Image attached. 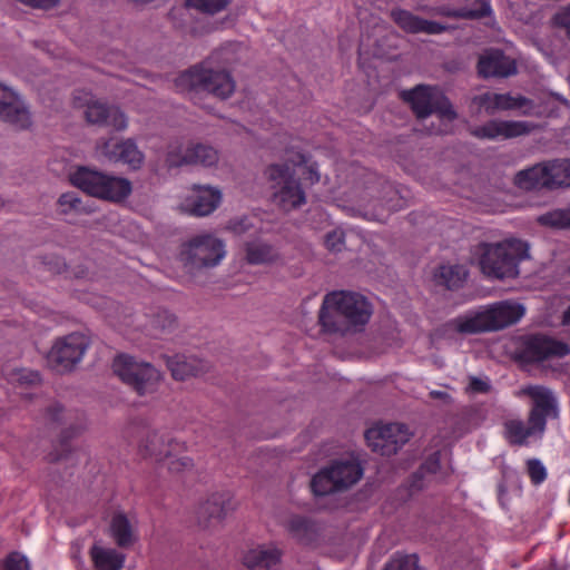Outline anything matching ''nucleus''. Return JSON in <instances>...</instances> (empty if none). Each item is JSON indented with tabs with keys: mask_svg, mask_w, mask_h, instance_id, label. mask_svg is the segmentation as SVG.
Instances as JSON below:
<instances>
[{
	"mask_svg": "<svg viewBox=\"0 0 570 570\" xmlns=\"http://www.w3.org/2000/svg\"><path fill=\"white\" fill-rule=\"evenodd\" d=\"M73 186L90 196L109 200L121 202L131 193V183L122 177H116L101 171L82 167L70 176Z\"/></svg>",
	"mask_w": 570,
	"mask_h": 570,
	"instance_id": "5",
	"label": "nucleus"
},
{
	"mask_svg": "<svg viewBox=\"0 0 570 570\" xmlns=\"http://www.w3.org/2000/svg\"><path fill=\"white\" fill-rule=\"evenodd\" d=\"M395 23L410 33L439 35L446 30V27L435 21L421 19L406 10H393L391 13Z\"/></svg>",
	"mask_w": 570,
	"mask_h": 570,
	"instance_id": "25",
	"label": "nucleus"
},
{
	"mask_svg": "<svg viewBox=\"0 0 570 570\" xmlns=\"http://www.w3.org/2000/svg\"><path fill=\"white\" fill-rule=\"evenodd\" d=\"M169 159L171 164H190L209 167L218 161V153L210 146L196 144L187 147L184 158L175 157L174 153H171Z\"/></svg>",
	"mask_w": 570,
	"mask_h": 570,
	"instance_id": "29",
	"label": "nucleus"
},
{
	"mask_svg": "<svg viewBox=\"0 0 570 570\" xmlns=\"http://www.w3.org/2000/svg\"><path fill=\"white\" fill-rule=\"evenodd\" d=\"M97 154L105 159L118 163L121 161L132 169L142 166L145 156L132 139L114 141L112 139L101 140L97 144Z\"/></svg>",
	"mask_w": 570,
	"mask_h": 570,
	"instance_id": "16",
	"label": "nucleus"
},
{
	"mask_svg": "<svg viewBox=\"0 0 570 570\" xmlns=\"http://www.w3.org/2000/svg\"><path fill=\"white\" fill-rule=\"evenodd\" d=\"M0 120L24 129L31 124L24 102L11 88L0 83Z\"/></svg>",
	"mask_w": 570,
	"mask_h": 570,
	"instance_id": "19",
	"label": "nucleus"
},
{
	"mask_svg": "<svg viewBox=\"0 0 570 570\" xmlns=\"http://www.w3.org/2000/svg\"><path fill=\"white\" fill-rule=\"evenodd\" d=\"M177 325V320L173 313L167 309H160L154 314L149 321V334L160 337L173 332Z\"/></svg>",
	"mask_w": 570,
	"mask_h": 570,
	"instance_id": "36",
	"label": "nucleus"
},
{
	"mask_svg": "<svg viewBox=\"0 0 570 570\" xmlns=\"http://www.w3.org/2000/svg\"><path fill=\"white\" fill-rule=\"evenodd\" d=\"M413 433L402 423H389L375 425L365 432V440L368 446L382 455L395 454Z\"/></svg>",
	"mask_w": 570,
	"mask_h": 570,
	"instance_id": "12",
	"label": "nucleus"
},
{
	"mask_svg": "<svg viewBox=\"0 0 570 570\" xmlns=\"http://www.w3.org/2000/svg\"><path fill=\"white\" fill-rule=\"evenodd\" d=\"M524 314L525 307L521 303L505 299L466 312L449 321L446 327L462 335L495 332L518 323Z\"/></svg>",
	"mask_w": 570,
	"mask_h": 570,
	"instance_id": "1",
	"label": "nucleus"
},
{
	"mask_svg": "<svg viewBox=\"0 0 570 570\" xmlns=\"http://www.w3.org/2000/svg\"><path fill=\"white\" fill-rule=\"evenodd\" d=\"M514 184L523 190L549 188L547 161L520 170L514 177Z\"/></svg>",
	"mask_w": 570,
	"mask_h": 570,
	"instance_id": "30",
	"label": "nucleus"
},
{
	"mask_svg": "<svg viewBox=\"0 0 570 570\" xmlns=\"http://www.w3.org/2000/svg\"><path fill=\"white\" fill-rule=\"evenodd\" d=\"M186 149L187 148H183V146L178 142H174L171 144L169 147H168V153H167V157H166V163L169 167H179V166H183L184 164H171L170 163V154L174 153L175 157H178V158H184V156L186 155Z\"/></svg>",
	"mask_w": 570,
	"mask_h": 570,
	"instance_id": "51",
	"label": "nucleus"
},
{
	"mask_svg": "<svg viewBox=\"0 0 570 570\" xmlns=\"http://www.w3.org/2000/svg\"><path fill=\"white\" fill-rule=\"evenodd\" d=\"M232 509V497L228 492L214 493L199 505L198 521L205 528L218 524Z\"/></svg>",
	"mask_w": 570,
	"mask_h": 570,
	"instance_id": "23",
	"label": "nucleus"
},
{
	"mask_svg": "<svg viewBox=\"0 0 570 570\" xmlns=\"http://www.w3.org/2000/svg\"><path fill=\"white\" fill-rule=\"evenodd\" d=\"M180 448V444L166 439L164 435L151 432L140 445V451L145 456L154 458L158 462H165L173 472H180L191 468V460L186 456H175L173 451Z\"/></svg>",
	"mask_w": 570,
	"mask_h": 570,
	"instance_id": "13",
	"label": "nucleus"
},
{
	"mask_svg": "<svg viewBox=\"0 0 570 570\" xmlns=\"http://www.w3.org/2000/svg\"><path fill=\"white\" fill-rule=\"evenodd\" d=\"M226 256L225 244L212 234L190 238L180 252V259L191 268L215 267Z\"/></svg>",
	"mask_w": 570,
	"mask_h": 570,
	"instance_id": "10",
	"label": "nucleus"
},
{
	"mask_svg": "<svg viewBox=\"0 0 570 570\" xmlns=\"http://www.w3.org/2000/svg\"><path fill=\"white\" fill-rule=\"evenodd\" d=\"M534 125L528 121L490 120L471 130V134L480 139H510L530 134Z\"/></svg>",
	"mask_w": 570,
	"mask_h": 570,
	"instance_id": "20",
	"label": "nucleus"
},
{
	"mask_svg": "<svg viewBox=\"0 0 570 570\" xmlns=\"http://www.w3.org/2000/svg\"><path fill=\"white\" fill-rule=\"evenodd\" d=\"M363 476V468L353 455L334 460L316 473L311 488L315 495H326L353 487Z\"/></svg>",
	"mask_w": 570,
	"mask_h": 570,
	"instance_id": "6",
	"label": "nucleus"
},
{
	"mask_svg": "<svg viewBox=\"0 0 570 570\" xmlns=\"http://www.w3.org/2000/svg\"><path fill=\"white\" fill-rule=\"evenodd\" d=\"M549 188L570 186V159L547 161Z\"/></svg>",
	"mask_w": 570,
	"mask_h": 570,
	"instance_id": "34",
	"label": "nucleus"
},
{
	"mask_svg": "<svg viewBox=\"0 0 570 570\" xmlns=\"http://www.w3.org/2000/svg\"><path fill=\"white\" fill-rule=\"evenodd\" d=\"M504 436L511 444H525L530 439L542 438L546 429L538 423L533 422L532 417L528 415L527 422L520 419H509L503 424Z\"/></svg>",
	"mask_w": 570,
	"mask_h": 570,
	"instance_id": "24",
	"label": "nucleus"
},
{
	"mask_svg": "<svg viewBox=\"0 0 570 570\" xmlns=\"http://www.w3.org/2000/svg\"><path fill=\"white\" fill-rule=\"evenodd\" d=\"M327 249L332 252H340L344 245V235L341 230H333L327 233L325 238Z\"/></svg>",
	"mask_w": 570,
	"mask_h": 570,
	"instance_id": "47",
	"label": "nucleus"
},
{
	"mask_svg": "<svg viewBox=\"0 0 570 570\" xmlns=\"http://www.w3.org/2000/svg\"><path fill=\"white\" fill-rule=\"evenodd\" d=\"M90 557L96 570H120L126 560L124 553L98 543L91 547Z\"/></svg>",
	"mask_w": 570,
	"mask_h": 570,
	"instance_id": "31",
	"label": "nucleus"
},
{
	"mask_svg": "<svg viewBox=\"0 0 570 570\" xmlns=\"http://www.w3.org/2000/svg\"><path fill=\"white\" fill-rule=\"evenodd\" d=\"M186 3L200 12L215 14L224 10L229 0H186Z\"/></svg>",
	"mask_w": 570,
	"mask_h": 570,
	"instance_id": "41",
	"label": "nucleus"
},
{
	"mask_svg": "<svg viewBox=\"0 0 570 570\" xmlns=\"http://www.w3.org/2000/svg\"><path fill=\"white\" fill-rule=\"evenodd\" d=\"M538 223L552 228H570V209H554L538 217Z\"/></svg>",
	"mask_w": 570,
	"mask_h": 570,
	"instance_id": "38",
	"label": "nucleus"
},
{
	"mask_svg": "<svg viewBox=\"0 0 570 570\" xmlns=\"http://www.w3.org/2000/svg\"><path fill=\"white\" fill-rule=\"evenodd\" d=\"M528 474L533 484L539 485L547 479V469L537 459L527 462Z\"/></svg>",
	"mask_w": 570,
	"mask_h": 570,
	"instance_id": "45",
	"label": "nucleus"
},
{
	"mask_svg": "<svg viewBox=\"0 0 570 570\" xmlns=\"http://www.w3.org/2000/svg\"><path fill=\"white\" fill-rule=\"evenodd\" d=\"M1 570H30L28 559L19 552H11L3 560Z\"/></svg>",
	"mask_w": 570,
	"mask_h": 570,
	"instance_id": "44",
	"label": "nucleus"
},
{
	"mask_svg": "<svg viewBox=\"0 0 570 570\" xmlns=\"http://www.w3.org/2000/svg\"><path fill=\"white\" fill-rule=\"evenodd\" d=\"M167 366L175 380H186L196 376L207 370V364L195 357L186 355H174L167 357Z\"/></svg>",
	"mask_w": 570,
	"mask_h": 570,
	"instance_id": "28",
	"label": "nucleus"
},
{
	"mask_svg": "<svg viewBox=\"0 0 570 570\" xmlns=\"http://www.w3.org/2000/svg\"><path fill=\"white\" fill-rule=\"evenodd\" d=\"M440 285L449 289H455L463 285L468 277V271L462 265H442L434 275Z\"/></svg>",
	"mask_w": 570,
	"mask_h": 570,
	"instance_id": "33",
	"label": "nucleus"
},
{
	"mask_svg": "<svg viewBox=\"0 0 570 570\" xmlns=\"http://www.w3.org/2000/svg\"><path fill=\"white\" fill-rule=\"evenodd\" d=\"M175 85L180 91H206L220 99L228 98L235 90V82L228 72L213 70L204 65L180 73Z\"/></svg>",
	"mask_w": 570,
	"mask_h": 570,
	"instance_id": "7",
	"label": "nucleus"
},
{
	"mask_svg": "<svg viewBox=\"0 0 570 570\" xmlns=\"http://www.w3.org/2000/svg\"><path fill=\"white\" fill-rule=\"evenodd\" d=\"M569 353L570 348L566 343L543 335H534L524 341L521 356L528 362H542L553 357H563Z\"/></svg>",
	"mask_w": 570,
	"mask_h": 570,
	"instance_id": "18",
	"label": "nucleus"
},
{
	"mask_svg": "<svg viewBox=\"0 0 570 570\" xmlns=\"http://www.w3.org/2000/svg\"><path fill=\"white\" fill-rule=\"evenodd\" d=\"M60 213L68 215L71 213H81L85 210L81 199L73 191L62 194L58 199Z\"/></svg>",
	"mask_w": 570,
	"mask_h": 570,
	"instance_id": "42",
	"label": "nucleus"
},
{
	"mask_svg": "<svg viewBox=\"0 0 570 570\" xmlns=\"http://www.w3.org/2000/svg\"><path fill=\"white\" fill-rule=\"evenodd\" d=\"M48 416L53 422H61L63 424L69 423L68 430H70V434H76L85 429V423L80 422L73 425L70 421L72 419V413L65 411L62 406L59 404L53 405L48 410Z\"/></svg>",
	"mask_w": 570,
	"mask_h": 570,
	"instance_id": "40",
	"label": "nucleus"
},
{
	"mask_svg": "<svg viewBox=\"0 0 570 570\" xmlns=\"http://www.w3.org/2000/svg\"><path fill=\"white\" fill-rule=\"evenodd\" d=\"M288 530L298 541L309 543L312 541L314 530L309 522L301 517H294L288 522Z\"/></svg>",
	"mask_w": 570,
	"mask_h": 570,
	"instance_id": "39",
	"label": "nucleus"
},
{
	"mask_svg": "<svg viewBox=\"0 0 570 570\" xmlns=\"http://www.w3.org/2000/svg\"><path fill=\"white\" fill-rule=\"evenodd\" d=\"M19 2L36 9L49 10L56 7L60 0H18Z\"/></svg>",
	"mask_w": 570,
	"mask_h": 570,
	"instance_id": "50",
	"label": "nucleus"
},
{
	"mask_svg": "<svg viewBox=\"0 0 570 570\" xmlns=\"http://www.w3.org/2000/svg\"><path fill=\"white\" fill-rule=\"evenodd\" d=\"M515 396H529L532 406L529 415L533 422L540 423L544 429L549 419H557L559 415L558 400L554 392L544 385H525L515 392Z\"/></svg>",
	"mask_w": 570,
	"mask_h": 570,
	"instance_id": "14",
	"label": "nucleus"
},
{
	"mask_svg": "<svg viewBox=\"0 0 570 570\" xmlns=\"http://www.w3.org/2000/svg\"><path fill=\"white\" fill-rule=\"evenodd\" d=\"M441 14L453 17V18H461V19H480L482 17H488L492 14V8L490 0H478L473 8H461L455 10H450L442 8L440 10Z\"/></svg>",
	"mask_w": 570,
	"mask_h": 570,
	"instance_id": "35",
	"label": "nucleus"
},
{
	"mask_svg": "<svg viewBox=\"0 0 570 570\" xmlns=\"http://www.w3.org/2000/svg\"><path fill=\"white\" fill-rule=\"evenodd\" d=\"M384 570H420L414 554H395Z\"/></svg>",
	"mask_w": 570,
	"mask_h": 570,
	"instance_id": "43",
	"label": "nucleus"
},
{
	"mask_svg": "<svg viewBox=\"0 0 570 570\" xmlns=\"http://www.w3.org/2000/svg\"><path fill=\"white\" fill-rule=\"evenodd\" d=\"M222 191L212 186L195 185L180 204L181 210L194 216H207L220 205Z\"/></svg>",
	"mask_w": 570,
	"mask_h": 570,
	"instance_id": "17",
	"label": "nucleus"
},
{
	"mask_svg": "<svg viewBox=\"0 0 570 570\" xmlns=\"http://www.w3.org/2000/svg\"><path fill=\"white\" fill-rule=\"evenodd\" d=\"M372 219H376V220H383L384 219V214L383 213H379V214H373L371 216Z\"/></svg>",
	"mask_w": 570,
	"mask_h": 570,
	"instance_id": "56",
	"label": "nucleus"
},
{
	"mask_svg": "<svg viewBox=\"0 0 570 570\" xmlns=\"http://www.w3.org/2000/svg\"><path fill=\"white\" fill-rule=\"evenodd\" d=\"M112 368L124 383L140 395L153 392L160 380V373L154 365L126 354L115 358Z\"/></svg>",
	"mask_w": 570,
	"mask_h": 570,
	"instance_id": "9",
	"label": "nucleus"
},
{
	"mask_svg": "<svg viewBox=\"0 0 570 570\" xmlns=\"http://www.w3.org/2000/svg\"><path fill=\"white\" fill-rule=\"evenodd\" d=\"M490 385L487 381L478 377H472L469 383V390L475 393H484L489 390Z\"/></svg>",
	"mask_w": 570,
	"mask_h": 570,
	"instance_id": "52",
	"label": "nucleus"
},
{
	"mask_svg": "<svg viewBox=\"0 0 570 570\" xmlns=\"http://www.w3.org/2000/svg\"><path fill=\"white\" fill-rule=\"evenodd\" d=\"M429 472L435 473L440 468L439 454L434 453L423 466Z\"/></svg>",
	"mask_w": 570,
	"mask_h": 570,
	"instance_id": "53",
	"label": "nucleus"
},
{
	"mask_svg": "<svg viewBox=\"0 0 570 570\" xmlns=\"http://www.w3.org/2000/svg\"><path fill=\"white\" fill-rule=\"evenodd\" d=\"M75 102L77 106L86 108L85 117L92 125L109 126L116 130L127 128V118L118 107L108 106L102 101L95 100L88 94H86L83 99L76 96Z\"/></svg>",
	"mask_w": 570,
	"mask_h": 570,
	"instance_id": "15",
	"label": "nucleus"
},
{
	"mask_svg": "<svg viewBox=\"0 0 570 570\" xmlns=\"http://www.w3.org/2000/svg\"><path fill=\"white\" fill-rule=\"evenodd\" d=\"M89 347V340L80 333H71L56 341L48 362L58 372L70 371L78 364Z\"/></svg>",
	"mask_w": 570,
	"mask_h": 570,
	"instance_id": "11",
	"label": "nucleus"
},
{
	"mask_svg": "<svg viewBox=\"0 0 570 570\" xmlns=\"http://www.w3.org/2000/svg\"><path fill=\"white\" fill-rule=\"evenodd\" d=\"M553 20L558 27L564 29L567 37L570 39V4L559 10Z\"/></svg>",
	"mask_w": 570,
	"mask_h": 570,
	"instance_id": "48",
	"label": "nucleus"
},
{
	"mask_svg": "<svg viewBox=\"0 0 570 570\" xmlns=\"http://www.w3.org/2000/svg\"><path fill=\"white\" fill-rule=\"evenodd\" d=\"M243 249L245 261L250 265H271L281 259L278 249L262 238L246 240Z\"/></svg>",
	"mask_w": 570,
	"mask_h": 570,
	"instance_id": "26",
	"label": "nucleus"
},
{
	"mask_svg": "<svg viewBox=\"0 0 570 570\" xmlns=\"http://www.w3.org/2000/svg\"><path fill=\"white\" fill-rule=\"evenodd\" d=\"M563 324L570 325V307L563 314Z\"/></svg>",
	"mask_w": 570,
	"mask_h": 570,
	"instance_id": "55",
	"label": "nucleus"
},
{
	"mask_svg": "<svg viewBox=\"0 0 570 570\" xmlns=\"http://www.w3.org/2000/svg\"><path fill=\"white\" fill-rule=\"evenodd\" d=\"M289 163L274 164L266 169V177L272 189L273 202L283 210L289 212L298 208L306 203V194L301 183L295 178L296 168L305 167L311 184L320 180V174L313 165L307 166L304 155L296 153L295 158H289Z\"/></svg>",
	"mask_w": 570,
	"mask_h": 570,
	"instance_id": "2",
	"label": "nucleus"
},
{
	"mask_svg": "<svg viewBox=\"0 0 570 570\" xmlns=\"http://www.w3.org/2000/svg\"><path fill=\"white\" fill-rule=\"evenodd\" d=\"M252 227L253 224L247 217L235 218L228 223V229L237 235L247 233Z\"/></svg>",
	"mask_w": 570,
	"mask_h": 570,
	"instance_id": "49",
	"label": "nucleus"
},
{
	"mask_svg": "<svg viewBox=\"0 0 570 570\" xmlns=\"http://www.w3.org/2000/svg\"><path fill=\"white\" fill-rule=\"evenodd\" d=\"M384 193L385 196L384 199L382 200L381 206L386 207L389 212L399 210L401 208V199L399 197V191L391 184H385Z\"/></svg>",
	"mask_w": 570,
	"mask_h": 570,
	"instance_id": "46",
	"label": "nucleus"
},
{
	"mask_svg": "<svg viewBox=\"0 0 570 570\" xmlns=\"http://www.w3.org/2000/svg\"><path fill=\"white\" fill-rule=\"evenodd\" d=\"M109 529L118 547L127 548L136 541L135 525L122 513L112 517Z\"/></svg>",
	"mask_w": 570,
	"mask_h": 570,
	"instance_id": "32",
	"label": "nucleus"
},
{
	"mask_svg": "<svg viewBox=\"0 0 570 570\" xmlns=\"http://www.w3.org/2000/svg\"><path fill=\"white\" fill-rule=\"evenodd\" d=\"M431 395L434 396V397H443L446 394L444 392H441V391H433V392H431Z\"/></svg>",
	"mask_w": 570,
	"mask_h": 570,
	"instance_id": "57",
	"label": "nucleus"
},
{
	"mask_svg": "<svg viewBox=\"0 0 570 570\" xmlns=\"http://www.w3.org/2000/svg\"><path fill=\"white\" fill-rule=\"evenodd\" d=\"M448 127H441V126H438L435 127V125L432 122L430 127L426 128V132L428 134H445L448 132Z\"/></svg>",
	"mask_w": 570,
	"mask_h": 570,
	"instance_id": "54",
	"label": "nucleus"
},
{
	"mask_svg": "<svg viewBox=\"0 0 570 570\" xmlns=\"http://www.w3.org/2000/svg\"><path fill=\"white\" fill-rule=\"evenodd\" d=\"M478 72L483 78H505L517 72L515 61L500 50H487L479 58Z\"/></svg>",
	"mask_w": 570,
	"mask_h": 570,
	"instance_id": "22",
	"label": "nucleus"
},
{
	"mask_svg": "<svg viewBox=\"0 0 570 570\" xmlns=\"http://www.w3.org/2000/svg\"><path fill=\"white\" fill-rule=\"evenodd\" d=\"M281 557V550L274 544L258 546L245 554L244 564L252 570H268L279 562Z\"/></svg>",
	"mask_w": 570,
	"mask_h": 570,
	"instance_id": "27",
	"label": "nucleus"
},
{
	"mask_svg": "<svg viewBox=\"0 0 570 570\" xmlns=\"http://www.w3.org/2000/svg\"><path fill=\"white\" fill-rule=\"evenodd\" d=\"M474 101L485 110L487 114L493 115L499 110L520 109L523 115H533L534 106L531 100L523 96H512L510 94L484 92L474 98Z\"/></svg>",
	"mask_w": 570,
	"mask_h": 570,
	"instance_id": "21",
	"label": "nucleus"
},
{
	"mask_svg": "<svg viewBox=\"0 0 570 570\" xmlns=\"http://www.w3.org/2000/svg\"><path fill=\"white\" fill-rule=\"evenodd\" d=\"M334 315L343 317L347 325H364L372 315V307L361 294L345 291L332 292L325 295L320 311V323L324 331H342L334 321Z\"/></svg>",
	"mask_w": 570,
	"mask_h": 570,
	"instance_id": "4",
	"label": "nucleus"
},
{
	"mask_svg": "<svg viewBox=\"0 0 570 570\" xmlns=\"http://www.w3.org/2000/svg\"><path fill=\"white\" fill-rule=\"evenodd\" d=\"M4 376L8 382L19 386H32L40 382L39 373L28 368L8 367Z\"/></svg>",
	"mask_w": 570,
	"mask_h": 570,
	"instance_id": "37",
	"label": "nucleus"
},
{
	"mask_svg": "<svg viewBox=\"0 0 570 570\" xmlns=\"http://www.w3.org/2000/svg\"><path fill=\"white\" fill-rule=\"evenodd\" d=\"M528 244L520 239L502 243H482L476 246L474 256L478 258L482 273L490 278L504 279L519 275V263L529 257Z\"/></svg>",
	"mask_w": 570,
	"mask_h": 570,
	"instance_id": "3",
	"label": "nucleus"
},
{
	"mask_svg": "<svg viewBox=\"0 0 570 570\" xmlns=\"http://www.w3.org/2000/svg\"><path fill=\"white\" fill-rule=\"evenodd\" d=\"M401 97L411 105L420 120H425L432 112L438 114L440 122L452 121L456 117L449 99L436 87L419 85L412 90L402 91Z\"/></svg>",
	"mask_w": 570,
	"mask_h": 570,
	"instance_id": "8",
	"label": "nucleus"
}]
</instances>
